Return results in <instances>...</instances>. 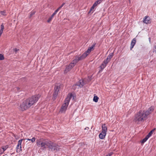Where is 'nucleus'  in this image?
<instances>
[{
	"mask_svg": "<svg viewBox=\"0 0 156 156\" xmlns=\"http://www.w3.org/2000/svg\"><path fill=\"white\" fill-rule=\"evenodd\" d=\"M154 107L152 106L147 110H140L134 116L133 121L136 122H143L147 118L148 115L154 110Z\"/></svg>",
	"mask_w": 156,
	"mask_h": 156,
	"instance_id": "1",
	"label": "nucleus"
},
{
	"mask_svg": "<svg viewBox=\"0 0 156 156\" xmlns=\"http://www.w3.org/2000/svg\"><path fill=\"white\" fill-rule=\"evenodd\" d=\"M39 94L32 96L23 102L20 105L21 110L23 111L29 108L36 103L40 98Z\"/></svg>",
	"mask_w": 156,
	"mask_h": 156,
	"instance_id": "2",
	"label": "nucleus"
},
{
	"mask_svg": "<svg viewBox=\"0 0 156 156\" xmlns=\"http://www.w3.org/2000/svg\"><path fill=\"white\" fill-rule=\"evenodd\" d=\"M71 99L73 100L74 97L72 93H69L67 97L64 101V103L62 105L59 111L61 113H65L67 109L69 101Z\"/></svg>",
	"mask_w": 156,
	"mask_h": 156,
	"instance_id": "3",
	"label": "nucleus"
},
{
	"mask_svg": "<svg viewBox=\"0 0 156 156\" xmlns=\"http://www.w3.org/2000/svg\"><path fill=\"white\" fill-rule=\"evenodd\" d=\"M80 60L78 57L77 56L75 57V58L69 65L67 66L64 71V73H66L67 72L70 70L71 69L73 68L75 65L76 63Z\"/></svg>",
	"mask_w": 156,
	"mask_h": 156,
	"instance_id": "4",
	"label": "nucleus"
},
{
	"mask_svg": "<svg viewBox=\"0 0 156 156\" xmlns=\"http://www.w3.org/2000/svg\"><path fill=\"white\" fill-rule=\"evenodd\" d=\"M49 142V141L41 139L37 141V144L38 146L40 147L42 149H44L46 146L48 147Z\"/></svg>",
	"mask_w": 156,
	"mask_h": 156,
	"instance_id": "5",
	"label": "nucleus"
},
{
	"mask_svg": "<svg viewBox=\"0 0 156 156\" xmlns=\"http://www.w3.org/2000/svg\"><path fill=\"white\" fill-rule=\"evenodd\" d=\"M48 147L49 151L56 152L59 149V147L56 144L49 141Z\"/></svg>",
	"mask_w": 156,
	"mask_h": 156,
	"instance_id": "6",
	"label": "nucleus"
},
{
	"mask_svg": "<svg viewBox=\"0 0 156 156\" xmlns=\"http://www.w3.org/2000/svg\"><path fill=\"white\" fill-rule=\"evenodd\" d=\"M96 44H94L91 47H89L87 50L84 52L82 55L80 56H77L78 58L81 60L85 58L90 53L91 51L93 50L94 47H95Z\"/></svg>",
	"mask_w": 156,
	"mask_h": 156,
	"instance_id": "7",
	"label": "nucleus"
},
{
	"mask_svg": "<svg viewBox=\"0 0 156 156\" xmlns=\"http://www.w3.org/2000/svg\"><path fill=\"white\" fill-rule=\"evenodd\" d=\"M59 85L58 84L55 85L54 88L55 91L53 94V98L55 99L56 98L58 92L59 90Z\"/></svg>",
	"mask_w": 156,
	"mask_h": 156,
	"instance_id": "8",
	"label": "nucleus"
},
{
	"mask_svg": "<svg viewBox=\"0 0 156 156\" xmlns=\"http://www.w3.org/2000/svg\"><path fill=\"white\" fill-rule=\"evenodd\" d=\"M84 85V83L82 80H80L79 81V82L76 84L75 85H74L73 86V88L75 89V87L76 88L77 87L78 88L79 87H81L83 86Z\"/></svg>",
	"mask_w": 156,
	"mask_h": 156,
	"instance_id": "9",
	"label": "nucleus"
},
{
	"mask_svg": "<svg viewBox=\"0 0 156 156\" xmlns=\"http://www.w3.org/2000/svg\"><path fill=\"white\" fill-rule=\"evenodd\" d=\"M108 62L105 60L103 61L100 67L101 69L99 71V72H101L102 71L106 66Z\"/></svg>",
	"mask_w": 156,
	"mask_h": 156,
	"instance_id": "10",
	"label": "nucleus"
},
{
	"mask_svg": "<svg viewBox=\"0 0 156 156\" xmlns=\"http://www.w3.org/2000/svg\"><path fill=\"white\" fill-rule=\"evenodd\" d=\"M102 131L101 132H102L103 133H106V134L107 127L105 126V124H104L102 125Z\"/></svg>",
	"mask_w": 156,
	"mask_h": 156,
	"instance_id": "11",
	"label": "nucleus"
},
{
	"mask_svg": "<svg viewBox=\"0 0 156 156\" xmlns=\"http://www.w3.org/2000/svg\"><path fill=\"white\" fill-rule=\"evenodd\" d=\"M136 42V38H133L132 41L131 43L130 50H131L135 45Z\"/></svg>",
	"mask_w": 156,
	"mask_h": 156,
	"instance_id": "12",
	"label": "nucleus"
},
{
	"mask_svg": "<svg viewBox=\"0 0 156 156\" xmlns=\"http://www.w3.org/2000/svg\"><path fill=\"white\" fill-rule=\"evenodd\" d=\"M113 55V53H111L107 57V58L105 60L109 62L110 61L111 59L112 58Z\"/></svg>",
	"mask_w": 156,
	"mask_h": 156,
	"instance_id": "13",
	"label": "nucleus"
},
{
	"mask_svg": "<svg viewBox=\"0 0 156 156\" xmlns=\"http://www.w3.org/2000/svg\"><path fill=\"white\" fill-rule=\"evenodd\" d=\"M149 18L148 16H146L144 18L143 21L144 23L147 24L149 23Z\"/></svg>",
	"mask_w": 156,
	"mask_h": 156,
	"instance_id": "14",
	"label": "nucleus"
},
{
	"mask_svg": "<svg viewBox=\"0 0 156 156\" xmlns=\"http://www.w3.org/2000/svg\"><path fill=\"white\" fill-rule=\"evenodd\" d=\"M22 139L19 140L18 142V144L17 145L16 148L18 149L19 148L20 149L21 148V144L22 141Z\"/></svg>",
	"mask_w": 156,
	"mask_h": 156,
	"instance_id": "15",
	"label": "nucleus"
},
{
	"mask_svg": "<svg viewBox=\"0 0 156 156\" xmlns=\"http://www.w3.org/2000/svg\"><path fill=\"white\" fill-rule=\"evenodd\" d=\"M106 134V133H102L101 132L99 135V137L101 139H104L105 138Z\"/></svg>",
	"mask_w": 156,
	"mask_h": 156,
	"instance_id": "16",
	"label": "nucleus"
},
{
	"mask_svg": "<svg viewBox=\"0 0 156 156\" xmlns=\"http://www.w3.org/2000/svg\"><path fill=\"white\" fill-rule=\"evenodd\" d=\"M98 98H99L98 97L94 96L93 99V101L95 102H97L98 101Z\"/></svg>",
	"mask_w": 156,
	"mask_h": 156,
	"instance_id": "17",
	"label": "nucleus"
},
{
	"mask_svg": "<svg viewBox=\"0 0 156 156\" xmlns=\"http://www.w3.org/2000/svg\"><path fill=\"white\" fill-rule=\"evenodd\" d=\"M54 16H55V15L54 14H52L51 15V16L48 20H47L48 22L49 23L50 22H51V20H52V19L53 18Z\"/></svg>",
	"mask_w": 156,
	"mask_h": 156,
	"instance_id": "18",
	"label": "nucleus"
},
{
	"mask_svg": "<svg viewBox=\"0 0 156 156\" xmlns=\"http://www.w3.org/2000/svg\"><path fill=\"white\" fill-rule=\"evenodd\" d=\"M147 136H146L145 138H144L141 141L142 143L143 144L145 143L149 138Z\"/></svg>",
	"mask_w": 156,
	"mask_h": 156,
	"instance_id": "19",
	"label": "nucleus"
},
{
	"mask_svg": "<svg viewBox=\"0 0 156 156\" xmlns=\"http://www.w3.org/2000/svg\"><path fill=\"white\" fill-rule=\"evenodd\" d=\"M8 148V146H7L3 147L2 148V149L3 150V152H4Z\"/></svg>",
	"mask_w": 156,
	"mask_h": 156,
	"instance_id": "20",
	"label": "nucleus"
},
{
	"mask_svg": "<svg viewBox=\"0 0 156 156\" xmlns=\"http://www.w3.org/2000/svg\"><path fill=\"white\" fill-rule=\"evenodd\" d=\"M35 13V12L34 11H32L30 14V17H31L33 15H34Z\"/></svg>",
	"mask_w": 156,
	"mask_h": 156,
	"instance_id": "21",
	"label": "nucleus"
},
{
	"mask_svg": "<svg viewBox=\"0 0 156 156\" xmlns=\"http://www.w3.org/2000/svg\"><path fill=\"white\" fill-rule=\"evenodd\" d=\"M1 14L4 16L6 15L5 12V11H1L0 12Z\"/></svg>",
	"mask_w": 156,
	"mask_h": 156,
	"instance_id": "22",
	"label": "nucleus"
},
{
	"mask_svg": "<svg viewBox=\"0 0 156 156\" xmlns=\"http://www.w3.org/2000/svg\"><path fill=\"white\" fill-rule=\"evenodd\" d=\"M100 3L99 2H98V1H96L95 2V3L93 4V5H94V6H96L98 4H100Z\"/></svg>",
	"mask_w": 156,
	"mask_h": 156,
	"instance_id": "23",
	"label": "nucleus"
},
{
	"mask_svg": "<svg viewBox=\"0 0 156 156\" xmlns=\"http://www.w3.org/2000/svg\"><path fill=\"white\" fill-rule=\"evenodd\" d=\"M4 58V56L1 54H0V60H3Z\"/></svg>",
	"mask_w": 156,
	"mask_h": 156,
	"instance_id": "24",
	"label": "nucleus"
},
{
	"mask_svg": "<svg viewBox=\"0 0 156 156\" xmlns=\"http://www.w3.org/2000/svg\"><path fill=\"white\" fill-rule=\"evenodd\" d=\"M152 133H152V131H150L147 136L148 138H149L152 135Z\"/></svg>",
	"mask_w": 156,
	"mask_h": 156,
	"instance_id": "25",
	"label": "nucleus"
},
{
	"mask_svg": "<svg viewBox=\"0 0 156 156\" xmlns=\"http://www.w3.org/2000/svg\"><path fill=\"white\" fill-rule=\"evenodd\" d=\"M4 29V26L3 24H2L1 25V30H3Z\"/></svg>",
	"mask_w": 156,
	"mask_h": 156,
	"instance_id": "26",
	"label": "nucleus"
},
{
	"mask_svg": "<svg viewBox=\"0 0 156 156\" xmlns=\"http://www.w3.org/2000/svg\"><path fill=\"white\" fill-rule=\"evenodd\" d=\"M35 138L34 137H33L32 139H30V141H31L32 143H33L35 141Z\"/></svg>",
	"mask_w": 156,
	"mask_h": 156,
	"instance_id": "27",
	"label": "nucleus"
},
{
	"mask_svg": "<svg viewBox=\"0 0 156 156\" xmlns=\"http://www.w3.org/2000/svg\"><path fill=\"white\" fill-rule=\"evenodd\" d=\"M153 51L154 52H155L156 53V45L154 46L153 48Z\"/></svg>",
	"mask_w": 156,
	"mask_h": 156,
	"instance_id": "28",
	"label": "nucleus"
},
{
	"mask_svg": "<svg viewBox=\"0 0 156 156\" xmlns=\"http://www.w3.org/2000/svg\"><path fill=\"white\" fill-rule=\"evenodd\" d=\"M95 7V6H94V5H93L92 6V7L90 9V11H91L93 10Z\"/></svg>",
	"mask_w": 156,
	"mask_h": 156,
	"instance_id": "29",
	"label": "nucleus"
},
{
	"mask_svg": "<svg viewBox=\"0 0 156 156\" xmlns=\"http://www.w3.org/2000/svg\"><path fill=\"white\" fill-rule=\"evenodd\" d=\"M3 31V30H0V36H1L2 34Z\"/></svg>",
	"mask_w": 156,
	"mask_h": 156,
	"instance_id": "30",
	"label": "nucleus"
},
{
	"mask_svg": "<svg viewBox=\"0 0 156 156\" xmlns=\"http://www.w3.org/2000/svg\"><path fill=\"white\" fill-rule=\"evenodd\" d=\"M3 31V30H0V36H1L2 34Z\"/></svg>",
	"mask_w": 156,
	"mask_h": 156,
	"instance_id": "31",
	"label": "nucleus"
},
{
	"mask_svg": "<svg viewBox=\"0 0 156 156\" xmlns=\"http://www.w3.org/2000/svg\"><path fill=\"white\" fill-rule=\"evenodd\" d=\"M113 153L112 152H111L110 153H109L108 155V156H111L112 155V154Z\"/></svg>",
	"mask_w": 156,
	"mask_h": 156,
	"instance_id": "32",
	"label": "nucleus"
},
{
	"mask_svg": "<svg viewBox=\"0 0 156 156\" xmlns=\"http://www.w3.org/2000/svg\"><path fill=\"white\" fill-rule=\"evenodd\" d=\"M57 12H58L56 10L53 14H54V15H55L57 13Z\"/></svg>",
	"mask_w": 156,
	"mask_h": 156,
	"instance_id": "33",
	"label": "nucleus"
},
{
	"mask_svg": "<svg viewBox=\"0 0 156 156\" xmlns=\"http://www.w3.org/2000/svg\"><path fill=\"white\" fill-rule=\"evenodd\" d=\"M15 89V90H16V89H17V90H19V88L18 87H16Z\"/></svg>",
	"mask_w": 156,
	"mask_h": 156,
	"instance_id": "34",
	"label": "nucleus"
},
{
	"mask_svg": "<svg viewBox=\"0 0 156 156\" xmlns=\"http://www.w3.org/2000/svg\"><path fill=\"white\" fill-rule=\"evenodd\" d=\"M19 50V49H17V48H15V51L16 52H17V51H18V50Z\"/></svg>",
	"mask_w": 156,
	"mask_h": 156,
	"instance_id": "35",
	"label": "nucleus"
},
{
	"mask_svg": "<svg viewBox=\"0 0 156 156\" xmlns=\"http://www.w3.org/2000/svg\"><path fill=\"white\" fill-rule=\"evenodd\" d=\"M60 9L59 8V7L56 10L57 11V12H58L60 10Z\"/></svg>",
	"mask_w": 156,
	"mask_h": 156,
	"instance_id": "36",
	"label": "nucleus"
},
{
	"mask_svg": "<svg viewBox=\"0 0 156 156\" xmlns=\"http://www.w3.org/2000/svg\"><path fill=\"white\" fill-rule=\"evenodd\" d=\"M102 0H98V2H100V3H101V2H102Z\"/></svg>",
	"mask_w": 156,
	"mask_h": 156,
	"instance_id": "37",
	"label": "nucleus"
},
{
	"mask_svg": "<svg viewBox=\"0 0 156 156\" xmlns=\"http://www.w3.org/2000/svg\"><path fill=\"white\" fill-rule=\"evenodd\" d=\"M155 130V129H152V130H151V131H152V133Z\"/></svg>",
	"mask_w": 156,
	"mask_h": 156,
	"instance_id": "38",
	"label": "nucleus"
},
{
	"mask_svg": "<svg viewBox=\"0 0 156 156\" xmlns=\"http://www.w3.org/2000/svg\"><path fill=\"white\" fill-rule=\"evenodd\" d=\"M89 128L88 127H86L85 128V129H88Z\"/></svg>",
	"mask_w": 156,
	"mask_h": 156,
	"instance_id": "39",
	"label": "nucleus"
},
{
	"mask_svg": "<svg viewBox=\"0 0 156 156\" xmlns=\"http://www.w3.org/2000/svg\"><path fill=\"white\" fill-rule=\"evenodd\" d=\"M63 7V6H62V5H61L59 7V8L61 9V8L62 7Z\"/></svg>",
	"mask_w": 156,
	"mask_h": 156,
	"instance_id": "40",
	"label": "nucleus"
},
{
	"mask_svg": "<svg viewBox=\"0 0 156 156\" xmlns=\"http://www.w3.org/2000/svg\"><path fill=\"white\" fill-rule=\"evenodd\" d=\"M65 4V3H63L61 5L62 6H63L64 4Z\"/></svg>",
	"mask_w": 156,
	"mask_h": 156,
	"instance_id": "41",
	"label": "nucleus"
},
{
	"mask_svg": "<svg viewBox=\"0 0 156 156\" xmlns=\"http://www.w3.org/2000/svg\"><path fill=\"white\" fill-rule=\"evenodd\" d=\"M27 140H29V141H30V139H27Z\"/></svg>",
	"mask_w": 156,
	"mask_h": 156,
	"instance_id": "42",
	"label": "nucleus"
},
{
	"mask_svg": "<svg viewBox=\"0 0 156 156\" xmlns=\"http://www.w3.org/2000/svg\"><path fill=\"white\" fill-rule=\"evenodd\" d=\"M149 42H150V41H151V38H149Z\"/></svg>",
	"mask_w": 156,
	"mask_h": 156,
	"instance_id": "43",
	"label": "nucleus"
},
{
	"mask_svg": "<svg viewBox=\"0 0 156 156\" xmlns=\"http://www.w3.org/2000/svg\"><path fill=\"white\" fill-rule=\"evenodd\" d=\"M105 156H108V155H106Z\"/></svg>",
	"mask_w": 156,
	"mask_h": 156,
	"instance_id": "44",
	"label": "nucleus"
}]
</instances>
